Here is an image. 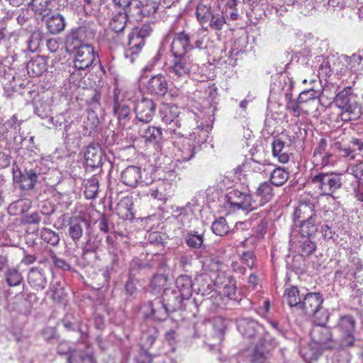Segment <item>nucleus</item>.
Masks as SVG:
<instances>
[{
	"label": "nucleus",
	"instance_id": "1",
	"mask_svg": "<svg viewBox=\"0 0 363 363\" xmlns=\"http://www.w3.org/2000/svg\"><path fill=\"white\" fill-rule=\"evenodd\" d=\"M189 4L203 30L220 31L223 28L226 23L225 18L211 6L210 0H190Z\"/></svg>",
	"mask_w": 363,
	"mask_h": 363
},
{
	"label": "nucleus",
	"instance_id": "2",
	"mask_svg": "<svg viewBox=\"0 0 363 363\" xmlns=\"http://www.w3.org/2000/svg\"><path fill=\"white\" fill-rule=\"evenodd\" d=\"M355 98L350 86L345 87L334 98V104L341 109L340 117L342 121H350L359 117L362 107Z\"/></svg>",
	"mask_w": 363,
	"mask_h": 363
},
{
	"label": "nucleus",
	"instance_id": "3",
	"mask_svg": "<svg viewBox=\"0 0 363 363\" xmlns=\"http://www.w3.org/2000/svg\"><path fill=\"white\" fill-rule=\"evenodd\" d=\"M203 45V39L202 38L194 40L189 33L182 30L173 35L170 51L172 55H187L189 52L196 48L202 49Z\"/></svg>",
	"mask_w": 363,
	"mask_h": 363
},
{
	"label": "nucleus",
	"instance_id": "4",
	"mask_svg": "<svg viewBox=\"0 0 363 363\" xmlns=\"http://www.w3.org/2000/svg\"><path fill=\"white\" fill-rule=\"evenodd\" d=\"M226 207L232 211L245 210L252 211L255 209V201L249 191L245 188L230 189L225 196Z\"/></svg>",
	"mask_w": 363,
	"mask_h": 363
},
{
	"label": "nucleus",
	"instance_id": "5",
	"mask_svg": "<svg viewBox=\"0 0 363 363\" xmlns=\"http://www.w3.org/2000/svg\"><path fill=\"white\" fill-rule=\"evenodd\" d=\"M311 183L325 196H332L342 186L340 175L333 172H320L311 178Z\"/></svg>",
	"mask_w": 363,
	"mask_h": 363
},
{
	"label": "nucleus",
	"instance_id": "6",
	"mask_svg": "<svg viewBox=\"0 0 363 363\" xmlns=\"http://www.w3.org/2000/svg\"><path fill=\"white\" fill-rule=\"evenodd\" d=\"M113 113L118 120L119 126L125 129L131 118V108L118 87L113 90Z\"/></svg>",
	"mask_w": 363,
	"mask_h": 363
},
{
	"label": "nucleus",
	"instance_id": "7",
	"mask_svg": "<svg viewBox=\"0 0 363 363\" xmlns=\"http://www.w3.org/2000/svg\"><path fill=\"white\" fill-rule=\"evenodd\" d=\"M355 326L356 321L352 315H345L339 318L336 328L340 336V347H350L354 345Z\"/></svg>",
	"mask_w": 363,
	"mask_h": 363
},
{
	"label": "nucleus",
	"instance_id": "8",
	"mask_svg": "<svg viewBox=\"0 0 363 363\" xmlns=\"http://www.w3.org/2000/svg\"><path fill=\"white\" fill-rule=\"evenodd\" d=\"M237 328L239 333L245 338L250 340L264 338L263 335L265 332L264 328L258 323L257 321L250 318H240L237 322Z\"/></svg>",
	"mask_w": 363,
	"mask_h": 363
},
{
	"label": "nucleus",
	"instance_id": "9",
	"mask_svg": "<svg viewBox=\"0 0 363 363\" xmlns=\"http://www.w3.org/2000/svg\"><path fill=\"white\" fill-rule=\"evenodd\" d=\"M179 107L175 104L163 102L160 106L159 114L161 120L169 126L170 132L174 133L177 128L181 127L179 120Z\"/></svg>",
	"mask_w": 363,
	"mask_h": 363
},
{
	"label": "nucleus",
	"instance_id": "10",
	"mask_svg": "<svg viewBox=\"0 0 363 363\" xmlns=\"http://www.w3.org/2000/svg\"><path fill=\"white\" fill-rule=\"evenodd\" d=\"M173 60L169 67L171 77L179 79L188 76L192 68V62L188 55H172Z\"/></svg>",
	"mask_w": 363,
	"mask_h": 363
},
{
	"label": "nucleus",
	"instance_id": "11",
	"mask_svg": "<svg viewBox=\"0 0 363 363\" xmlns=\"http://www.w3.org/2000/svg\"><path fill=\"white\" fill-rule=\"evenodd\" d=\"M214 284L220 296H224L229 299L236 298V281L232 277L219 272L215 279Z\"/></svg>",
	"mask_w": 363,
	"mask_h": 363
},
{
	"label": "nucleus",
	"instance_id": "12",
	"mask_svg": "<svg viewBox=\"0 0 363 363\" xmlns=\"http://www.w3.org/2000/svg\"><path fill=\"white\" fill-rule=\"evenodd\" d=\"M323 302V296L319 292H309L303 296L298 308L305 315L315 317Z\"/></svg>",
	"mask_w": 363,
	"mask_h": 363
},
{
	"label": "nucleus",
	"instance_id": "13",
	"mask_svg": "<svg viewBox=\"0 0 363 363\" xmlns=\"http://www.w3.org/2000/svg\"><path fill=\"white\" fill-rule=\"evenodd\" d=\"M95 57V52L91 45H81L75 52L74 66L78 69H85L92 65Z\"/></svg>",
	"mask_w": 363,
	"mask_h": 363
},
{
	"label": "nucleus",
	"instance_id": "14",
	"mask_svg": "<svg viewBox=\"0 0 363 363\" xmlns=\"http://www.w3.org/2000/svg\"><path fill=\"white\" fill-rule=\"evenodd\" d=\"M311 337L315 343L324 348L333 349L336 347L335 343L332 340L330 330L320 323L313 328L311 331Z\"/></svg>",
	"mask_w": 363,
	"mask_h": 363
},
{
	"label": "nucleus",
	"instance_id": "15",
	"mask_svg": "<svg viewBox=\"0 0 363 363\" xmlns=\"http://www.w3.org/2000/svg\"><path fill=\"white\" fill-rule=\"evenodd\" d=\"M156 105L153 100L143 98L135 106L137 118L143 123L150 122L155 113Z\"/></svg>",
	"mask_w": 363,
	"mask_h": 363
},
{
	"label": "nucleus",
	"instance_id": "16",
	"mask_svg": "<svg viewBox=\"0 0 363 363\" xmlns=\"http://www.w3.org/2000/svg\"><path fill=\"white\" fill-rule=\"evenodd\" d=\"M242 4L251 22L258 21L265 15L267 0H242Z\"/></svg>",
	"mask_w": 363,
	"mask_h": 363
},
{
	"label": "nucleus",
	"instance_id": "17",
	"mask_svg": "<svg viewBox=\"0 0 363 363\" xmlns=\"http://www.w3.org/2000/svg\"><path fill=\"white\" fill-rule=\"evenodd\" d=\"M39 174L34 169H25L23 172L19 171L18 176L14 173V180L19 184L21 189L23 190H31L34 189Z\"/></svg>",
	"mask_w": 363,
	"mask_h": 363
},
{
	"label": "nucleus",
	"instance_id": "18",
	"mask_svg": "<svg viewBox=\"0 0 363 363\" xmlns=\"http://www.w3.org/2000/svg\"><path fill=\"white\" fill-rule=\"evenodd\" d=\"M289 145L279 138H274L272 143V154L279 163L286 164L290 160L291 153L289 150Z\"/></svg>",
	"mask_w": 363,
	"mask_h": 363
},
{
	"label": "nucleus",
	"instance_id": "19",
	"mask_svg": "<svg viewBox=\"0 0 363 363\" xmlns=\"http://www.w3.org/2000/svg\"><path fill=\"white\" fill-rule=\"evenodd\" d=\"M315 206L310 200L301 199L294 213V219L302 221L315 217Z\"/></svg>",
	"mask_w": 363,
	"mask_h": 363
},
{
	"label": "nucleus",
	"instance_id": "20",
	"mask_svg": "<svg viewBox=\"0 0 363 363\" xmlns=\"http://www.w3.org/2000/svg\"><path fill=\"white\" fill-rule=\"evenodd\" d=\"M274 196V189L272 184L267 182L261 183L255 192V209L264 206L270 201Z\"/></svg>",
	"mask_w": 363,
	"mask_h": 363
},
{
	"label": "nucleus",
	"instance_id": "21",
	"mask_svg": "<svg viewBox=\"0 0 363 363\" xmlns=\"http://www.w3.org/2000/svg\"><path fill=\"white\" fill-rule=\"evenodd\" d=\"M142 172L139 167L130 165L121 174V180L126 186L135 187L141 182Z\"/></svg>",
	"mask_w": 363,
	"mask_h": 363
},
{
	"label": "nucleus",
	"instance_id": "22",
	"mask_svg": "<svg viewBox=\"0 0 363 363\" xmlns=\"http://www.w3.org/2000/svg\"><path fill=\"white\" fill-rule=\"evenodd\" d=\"M84 157L87 166L92 168L102 164V151L99 145L91 144L87 146Z\"/></svg>",
	"mask_w": 363,
	"mask_h": 363
},
{
	"label": "nucleus",
	"instance_id": "23",
	"mask_svg": "<svg viewBox=\"0 0 363 363\" xmlns=\"http://www.w3.org/2000/svg\"><path fill=\"white\" fill-rule=\"evenodd\" d=\"M186 299L183 298L178 291L174 290L169 294L165 292L162 298L163 302L170 313L183 310L184 308V301Z\"/></svg>",
	"mask_w": 363,
	"mask_h": 363
},
{
	"label": "nucleus",
	"instance_id": "24",
	"mask_svg": "<svg viewBox=\"0 0 363 363\" xmlns=\"http://www.w3.org/2000/svg\"><path fill=\"white\" fill-rule=\"evenodd\" d=\"M145 45V40L140 37L135 32L132 30L128 35V48L125 50V55L126 57H130L132 60L138 55Z\"/></svg>",
	"mask_w": 363,
	"mask_h": 363
},
{
	"label": "nucleus",
	"instance_id": "25",
	"mask_svg": "<svg viewBox=\"0 0 363 363\" xmlns=\"http://www.w3.org/2000/svg\"><path fill=\"white\" fill-rule=\"evenodd\" d=\"M315 91L313 89L306 90L298 95L299 104L303 107L305 115H308L311 111L316 109Z\"/></svg>",
	"mask_w": 363,
	"mask_h": 363
},
{
	"label": "nucleus",
	"instance_id": "26",
	"mask_svg": "<svg viewBox=\"0 0 363 363\" xmlns=\"http://www.w3.org/2000/svg\"><path fill=\"white\" fill-rule=\"evenodd\" d=\"M177 290L183 298L189 300L192 296L193 282L191 277L188 275H180L176 280Z\"/></svg>",
	"mask_w": 363,
	"mask_h": 363
},
{
	"label": "nucleus",
	"instance_id": "27",
	"mask_svg": "<svg viewBox=\"0 0 363 363\" xmlns=\"http://www.w3.org/2000/svg\"><path fill=\"white\" fill-rule=\"evenodd\" d=\"M26 69L30 77L40 76L47 70V62L43 56L38 55L28 61Z\"/></svg>",
	"mask_w": 363,
	"mask_h": 363
},
{
	"label": "nucleus",
	"instance_id": "28",
	"mask_svg": "<svg viewBox=\"0 0 363 363\" xmlns=\"http://www.w3.org/2000/svg\"><path fill=\"white\" fill-rule=\"evenodd\" d=\"M86 223V220L79 216L70 218L68 233L75 243H77L82 237L84 231L83 226Z\"/></svg>",
	"mask_w": 363,
	"mask_h": 363
},
{
	"label": "nucleus",
	"instance_id": "29",
	"mask_svg": "<svg viewBox=\"0 0 363 363\" xmlns=\"http://www.w3.org/2000/svg\"><path fill=\"white\" fill-rule=\"evenodd\" d=\"M149 306L151 309V316L157 321L165 320L170 313L162 300L155 299L150 302Z\"/></svg>",
	"mask_w": 363,
	"mask_h": 363
},
{
	"label": "nucleus",
	"instance_id": "30",
	"mask_svg": "<svg viewBox=\"0 0 363 363\" xmlns=\"http://www.w3.org/2000/svg\"><path fill=\"white\" fill-rule=\"evenodd\" d=\"M28 282L35 290H42L47 284V279L43 270L33 267L28 274Z\"/></svg>",
	"mask_w": 363,
	"mask_h": 363
},
{
	"label": "nucleus",
	"instance_id": "31",
	"mask_svg": "<svg viewBox=\"0 0 363 363\" xmlns=\"http://www.w3.org/2000/svg\"><path fill=\"white\" fill-rule=\"evenodd\" d=\"M171 186L168 181L160 180L150 188L148 194L153 198L161 201H166L167 199V189Z\"/></svg>",
	"mask_w": 363,
	"mask_h": 363
},
{
	"label": "nucleus",
	"instance_id": "32",
	"mask_svg": "<svg viewBox=\"0 0 363 363\" xmlns=\"http://www.w3.org/2000/svg\"><path fill=\"white\" fill-rule=\"evenodd\" d=\"M147 89L152 94L163 96L167 91V80L161 74L153 76L148 82Z\"/></svg>",
	"mask_w": 363,
	"mask_h": 363
},
{
	"label": "nucleus",
	"instance_id": "33",
	"mask_svg": "<svg viewBox=\"0 0 363 363\" xmlns=\"http://www.w3.org/2000/svg\"><path fill=\"white\" fill-rule=\"evenodd\" d=\"M201 142L196 141V133L190 135L189 138L185 140L184 144L182 149V159L183 161H189L192 159L196 154V148L200 145Z\"/></svg>",
	"mask_w": 363,
	"mask_h": 363
},
{
	"label": "nucleus",
	"instance_id": "34",
	"mask_svg": "<svg viewBox=\"0 0 363 363\" xmlns=\"http://www.w3.org/2000/svg\"><path fill=\"white\" fill-rule=\"evenodd\" d=\"M289 177V171L281 167H276L270 174V184L277 186L284 185Z\"/></svg>",
	"mask_w": 363,
	"mask_h": 363
},
{
	"label": "nucleus",
	"instance_id": "35",
	"mask_svg": "<svg viewBox=\"0 0 363 363\" xmlns=\"http://www.w3.org/2000/svg\"><path fill=\"white\" fill-rule=\"evenodd\" d=\"M284 298L290 307H296L298 308L301 298L300 291L298 287L291 286L284 290Z\"/></svg>",
	"mask_w": 363,
	"mask_h": 363
},
{
	"label": "nucleus",
	"instance_id": "36",
	"mask_svg": "<svg viewBox=\"0 0 363 363\" xmlns=\"http://www.w3.org/2000/svg\"><path fill=\"white\" fill-rule=\"evenodd\" d=\"M267 340L266 338H262L255 345L251 363H265L267 357L265 352H267Z\"/></svg>",
	"mask_w": 363,
	"mask_h": 363
},
{
	"label": "nucleus",
	"instance_id": "37",
	"mask_svg": "<svg viewBox=\"0 0 363 363\" xmlns=\"http://www.w3.org/2000/svg\"><path fill=\"white\" fill-rule=\"evenodd\" d=\"M143 138L146 143H158L162 138V131L160 128L149 125L144 131Z\"/></svg>",
	"mask_w": 363,
	"mask_h": 363
},
{
	"label": "nucleus",
	"instance_id": "38",
	"mask_svg": "<svg viewBox=\"0 0 363 363\" xmlns=\"http://www.w3.org/2000/svg\"><path fill=\"white\" fill-rule=\"evenodd\" d=\"M65 23L62 16L57 14L48 18L47 21V28L52 34H57L65 28Z\"/></svg>",
	"mask_w": 363,
	"mask_h": 363
},
{
	"label": "nucleus",
	"instance_id": "39",
	"mask_svg": "<svg viewBox=\"0 0 363 363\" xmlns=\"http://www.w3.org/2000/svg\"><path fill=\"white\" fill-rule=\"evenodd\" d=\"M40 237L44 242L53 247L57 246L60 240L59 234L48 228H43L40 230Z\"/></svg>",
	"mask_w": 363,
	"mask_h": 363
},
{
	"label": "nucleus",
	"instance_id": "40",
	"mask_svg": "<svg viewBox=\"0 0 363 363\" xmlns=\"http://www.w3.org/2000/svg\"><path fill=\"white\" fill-rule=\"evenodd\" d=\"M300 234L302 237L309 238L315 235L318 230L315 218L300 221Z\"/></svg>",
	"mask_w": 363,
	"mask_h": 363
},
{
	"label": "nucleus",
	"instance_id": "41",
	"mask_svg": "<svg viewBox=\"0 0 363 363\" xmlns=\"http://www.w3.org/2000/svg\"><path fill=\"white\" fill-rule=\"evenodd\" d=\"M98 191L99 179L96 175H94L85 184L84 196L87 199H94L96 197Z\"/></svg>",
	"mask_w": 363,
	"mask_h": 363
},
{
	"label": "nucleus",
	"instance_id": "42",
	"mask_svg": "<svg viewBox=\"0 0 363 363\" xmlns=\"http://www.w3.org/2000/svg\"><path fill=\"white\" fill-rule=\"evenodd\" d=\"M7 284L11 286H19L23 281V277L16 268H9L5 272Z\"/></svg>",
	"mask_w": 363,
	"mask_h": 363
},
{
	"label": "nucleus",
	"instance_id": "43",
	"mask_svg": "<svg viewBox=\"0 0 363 363\" xmlns=\"http://www.w3.org/2000/svg\"><path fill=\"white\" fill-rule=\"evenodd\" d=\"M287 101L286 103L285 108L289 111L293 116L298 118L301 115H305L303 113V107L299 104L298 97L296 99H294L291 95H286Z\"/></svg>",
	"mask_w": 363,
	"mask_h": 363
},
{
	"label": "nucleus",
	"instance_id": "44",
	"mask_svg": "<svg viewBox=\"0 0 363 363\" xmlns=\"http://www.w3.org/2000/svg\"><path fill=\"white\" fill-rule=\"evenodd\" d=\"M143 16H152L159 10L160 1L159 0H145L140 1Z\"/></svg>",
	"mask_w": 363,
	"mask_h": 363
},
{
	"label": "nucleus",
	"instance_id": "45",
	"mask_svg": "<svg viewBox=\"0 0 363 363\" xmlns=\"http://www.w3.org/2000/svg\"><path fill=\"white\" fill-rule=\"evenodd\" d=\"M127 21V15L119 12L112 18L110 28L115 33H119L124 30Z\"/></svg>",
	"mask_w": 363,
	"mask_h": 363
},
{
	"label": "nucleus",
	"instance_id": "46",
	"mask_svg": "<svg viewBox=\"0 0 363 363\" xmlns=\"http://www.w3.org/2000/svg\"><path fill=\"white\" fill-rule=\"evenodd\" d=\"M334 162V155L333 153L328 152L319 155L313 156V163L315 167L323 168L330 165Z\"/></svg>",
	"mask_w": 363,
	"mask_h": 363
},
{
	"label": "nucleus",
	"instance_id": "47",
	"mask_svg": "<svg viewBox=\"0 0 363 363\" xmlns=\"http://www.w3.org/2000/svg\"><path fill=\"white\" fill-rule=\"evenodd\" d=\"M211 229L216 235L224 236L229 232L230 228L225 218L220 217L218 220L213 222Z\"/></svg>",
	"mask_w": 363,
	"mask_h": 363
},
{
	"label": "nucleus",
	"instance_id": "48",
	"mask_svg": "<svg viewBox=\"0 0 363 363\" xmlns=\"http://www.w3.org/2000/svg\"><path fill=\"white\" fill-rule=\"evenodd\" d=\"M168 282V277L164 274H155L150 281L151 287L157 291L166 288Z\"/></svg>",
	"mask_w": 363,
	"mask_h": 363
},
{
	"label": "nucleus",
	"instance_id": "49",
	"mask_svg": "<svg viewBox=\"0 0 363 363\" xmlns=\"http://www.w3.org/2000/svg\"><path fill=\"white\" fill-rule=\"evenodd\" d=\"M65 43L68 47L77 50L79 46L82 45L79 38V30L78 29L72 30L67 35Z\"/></svg>",
	"mask_w": 363,
	"mask_h": 363
},
{
	"label": "nucleus",
	"instance_id": "50",
	"mask_svg": "<svg viewBox=\"0 0 363 363\" xmlns=\"http://www.w3.org/2000/svg\"><path fill=\"white\" fill-rule=\"evenodd\" d=\"M31 205V202L29 200H18L13 202L9 207V212L11 214H17L18 212L13 211L19 210V213H23L26 210H28Z\"/></svg>",
	"mask_w": 363,
	"mask_h": 363
},
{
	"label": "nucleus",
	"instance_id": "51",
	"mask_svg": "<svg viewBox=\"0 0 363 363\" xmlns=\"http://www.w3.org/2000/svg\"><path fill=\"white\" fill-rule=\"evenodd\" d=\"M316 250V245L310 239H306L301 242L299 254L302 257H308L311 255Z\"/></svg>",
	"mask_w": 363,
	"mask_h": 363
},
{
	"label": "nucleus",
	"instance_id": "52",
	"mask_svg": "<svg viewBox=\"0 0 363 363\" xmlns=\"http://www.w3.org/2000/svg\"><path fill=\"white\" fill-rule=\"evenodd\" d=\"M185 242L189 247L199 248L203 244V238L201 235H197L191 232L186 235Z\"/></svg>",
	"mask_w": 363,
	"mask_h": 363
},
{
	"label": "nucleus",
	"instance_id": "53",
	"mask_svg": "<svg viewBox=\"0 0 363 363\" xmlns=\"http://www.w3.org/2000/svg\"><path fill=\"white\" fill-rule=\"evenodd\" d=\"M62 323L65 328L68 331H75L77 330L81 334L80 338L82 340H86L88 337L87 333L82 331L79 322L75 324L67 318H65L62 320Z\"/></svg>",
	"mask_w": 363,
	"mask_h": 363
},
{
	"label": "nucleus",
	"instance_id": "54",
	"mask_svg": "<svg viewBox=\"0 0 363 363\" xmlns=\"http://www.w3.org/2000/svg\"><path fill=\"white\" fill-rule=\"evenodd\" d=\"M338 153L341 157H349L350 160H354L356 157L355 148L352 147L351 145H342L341 143H336Z\"/></svg>",
	"mask_w": 363,
	"mask_h": 363
},
{
	"label": "nucleus",
	"instance_id": "55",
	"mask_svg": "<svg viewBox=\"0 0 363 363\" xmlns=\"http://www.w3.org/2000/svg\"><path fill=\"white\" fill-rule=\"evenodd\" d=\"M123 13L127 15V18L128 17L138 18L143 16L140 1H136L135 4H133L132 2L130 6L125 9V12Z\"/></svg>",
	"mask_w": 363,
	"mask_h": 363
},
{
	"label": "nucleus",
	"instance_id": "56",
	"mask_svg": "<svg viewBox=\"0 0 363 363\" xmlns=\"http://www.w3.org/2000/svg\"><path fill=\"white\" fill-rule=\"evenodd\" d=\"M67 348L68 347L66 343H60L57 347V353L60 354H68L67 363H74L77 352L74 350L70 352L69 350L67 351Z\"/></svg>",
	"mask_w": 363,
	"mask_h": 363
},
{
	"label": "nucleus",
	"instance_id": "57",
	"mask_svg": "<svg viewBox=\"0 0 363 363\" xmlns=\"http://www.w3.org/2000/svg\"><path fill=\"white\" fill-rule=\"evenodd\" d=\"M51 298L56 302H61L65 296L64 289L60 285L52 286L51 288Z\"/></svg>",
	"mask_w": 363,
	"mask_h": 363
},
{
	"label": "nucleus",
	"instance_id": "58",
	"mask_svg": "<svg viewBox=\"0 0 363 363\" xmlns=\"http://www.w3.org/2000/svg\"><path fill=\"white\" fill-rule=\"evenodd\" d=\"M351 174L357 179H362L363 178V161L357 162L351 165L350 168Z\"/></svg>",
	"mask_w": 363,
	"mask_h": 363
},
{
	"label": "nucleus",
	"instance_id": "59",
	"mask_svg": "<svg viewBox=\"0 0 363 363\" xmlns=\"http://www.w3.org/2000/svg\"><path fill=\"white\" fill-rule=\"evenodd\" d=\"M254 259L255 256L253 252L247 251L243 252L240 258V262L242 264L246 265L248 268L252 269L255 264Z\"/></svg>",
	"mask_w": 363,
	"mask_h": 363
},
{
	"label": "nucleus",
	"instance_id": "60",
	"mask_svg": "<svg viewBox=\"0 0 363 363\" xmlns=\"http://www.w3.org/2000/svg\"><path fill=\"white\" fill-rule=\"evenodd\" d=\"M328 141L325 138H320L314 149L313 156L319 155L328 152L327 151Z\"/></svg>",
	"mask_w": 363,
	"mask_h": 363
},
{
	"label": "nucleus",
	"instance_id": "61",
	"mask_svg": "<svg viewBox=\"0 0 363 363\" xmlns=\"http://www.w3.org/2000/svg\"><path fill=\"white\" fill-rule=\"evenodd\" d=\"M42 213L33 212L29 215H26L24 218V223L27 224H39L41 221Z\"/></svg>",
	"mask_w": 363,
	"mask_h": 363
},
{
	"label": "nucleus",
	"instance_id": "62",
	"mask_svg": "<svg viewBox=\"0 0 363 363\" xmlns=\"http://www.w3.org/2000/svg\"><path fill=\"white\" fill-rule=\"evenodd\" d=\"M133 30L135 32V33H137V35L141 37L143 40H145V38L148 37L152 31V28L149 25H144L140 29L136 28H134Z\"/></svg>",
	"mask_w": 363,
	"mask_h": 363
},
{
	"label": "nucleus",
	"instance_id": "63",
	"mask_svg": "<svg viewBox=\"0 0 363 363\" xmlns=\"http://www.w3.org/2000/svg\"><path fill=\"white\" fill-rule=\"evenodd\" d=\"M192 256L184 255L179 258V266L184 270L188 271V268L191 265Z\"/></svg>",
	"mask_w": 363,
	"mask_h": 363
},
{
	"label": "nucleus",
	"instance_id": "64",
	"mask_svg": "<svg viewBox=\"0 0 363 363\" xmlns=\"http://www.w3.org/2000/svg\"><path fill=\"white\" fill-rule=\"evenodd\" d=\"M52 259L57 267L63 270H69L70 269V265L64 259L57 257L56 255L52 256Z\"/></svg>",
	"mask_w": 363,
	"mask_h": 363
}]
</instances>
